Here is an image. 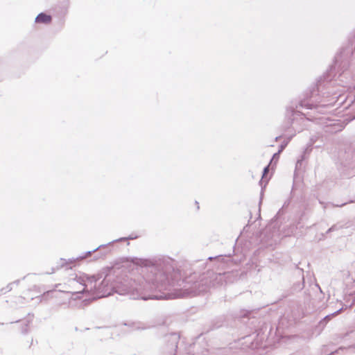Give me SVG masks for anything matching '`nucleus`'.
Masks as SVG:
<instances>
[{"mask_svg": "<svg viewBox=\"0 0 355 355\" xmlns=\"http://www.w3.org/2000/svg\"><path fill=\"white\" fill-rule=\"evenodd\" d=\"M131 264L136 267L137 270L141 274L139 277H133L134 274L127 279H124L119 283H111V275L105 276L101 285L96 286V279L94 277H87L85 275L79 276L69 281V286L74 291H71L72 295L79 297L83 292H92L96 291L97 294L105 296L110 293L108 290H114L120 295L130 293L133 299H159L157 296L150 295L146 297L141 294L135 295L134 291L141 290L161 289L168 281V275L163 269L157 266L152 264L147 259L134 258Z\"/></svg>", "mask_w": 355, "mask_h": 355, "instance_id": "obj_1", "label": "nucleus"}, {"mask_svg": "<svg viewBox=\"0 0 355 355\" xmlns=\"http://www.w3.org/2000/svg\"><path fill=\"white\" fill-rule=\"evenodd\" d=\"M51 20V17L49 15H47L44 13H40L37 15L35 19V21L37 23H49Z\"/></svg>", "mask_w": 355, "mask_h": 355, "instance_id": "obj_2", "label": "nucleus"}, {"mask_svg": "<svg viewBox=\"0 0 355 355\" xmlns=\"http://www.w3.org/2000/svg\"><path fill=\"white\" fill-rule=\"evenodd\" d=\"M101 246H99L98 248L94 250L93 252L96 251ZM92 251H88V252H86L84 254V255H83V256H80L78 257H76V259H70V263L75 262L76 261L83 260V259L87 258V257H89L92 254Z\"/></svg>", "mask_w": 355, "mask_h": 355, "instance_id": "obj_3", "label": "nucleus"}, {"mask_svg": "<svg viewBox=\"0 0 355 355\" xmlns=\"http://www.w3.org/2000/svg\"><path fill=\"white\" fill-rule=\"evenodd\" d=\"M300 106L301 107H306L307 108H309V109H311L312 108V104H310L309 103H306L305 101H302L300 103Z\"/></svg>", "mask_w": 355, "mask_h": 355, "instance_id": "obj_4", "label": "nucleus"}, {"mask_svg": "<svg viewBox=\"0 0 355 355\" xmlns=\"http://www.w3.org/2000/svg\"><path fill=\"white\" fill-rule=\"evenodd\" d=\"M279 158V153H275L273 157H272V159H271L270 161V164H272V161L275 159H278Z\"/></svg>", "mask_w": 355, "mask_h": 355, "instance_id": "obj_5", "label": "nucleus"}, {"mask_svg": "<svg viewBox=\"0 0 355 355\" xmlns=\"http://www.w3.org/2000/svg\"><path fill=\"white\" fill-rule=\"evenodd\" d=\"M268 166H266L263 169V177L268 173Z\"/></svg>", "mask_w": 355, "mask_h": 355, "instance_id": "obj_6", "label": "nucleus"}, {"mask_svg": "<svg viewBox=\"0 0 355 355\" xmlns=\"http://www.w3.org/2000/svg\"><path fill=\"white\" fill-rule=\"evenodd\" d=\"M353 100H354L353 96L347 97V101H349V103H352Z\"/></svg>", "mask_w": 355, "mask_h": 355, "instance_id": "obj_7", "label": "nucleus"}, {"mask_svg": "<svg viewBox=\"0 0 355 355\" xmlns=\"http://www.w3.org/2000/svg\"><path fill=\"white\" fill-rule=\"evenodd\" d=\"M336 101H332V102H331V103H328V104H325V103H324V104H322V105H323V106H324V105H333Z\"/></svg>", "mask_w": 355, "mask_h": 355, "instance_id": "obj_8", "label": "nucleus"}, {"mask_svg": "<svg viewBox=\"0 0 355 355\" xmlns=\"http://www.w3.org/2000/svg\"><path fill=\"white\" fill-rule=\"evenodd\" d=\"M132 327H133L134 329H139V327H137H137H135V324H134V323H132Z\"/></svg>", "mask_w": 355, "mask_h": 355, "instance_id": "obj_9", "label": "nucleus"}, {"mask_svg": "<svg viewBox=\"0 0 355 355\" xmlns=\"http://www.w3.org/2000/svg\"><path fill=\"white\" fill-rule=\"evenodd\" d=\"M195 205H196V209H198L199 206H198V202L197 201H196Z\"/></svg>", "mask_w": 355, "mask_h": 355, "instance_id": "obj_10", "label": "nucleus"}, {"mask_svg": "<svg viewBox=\"0 0 355 355\" xmlns=\"http://www.w3.org/2000/svg\"><path fill=\"white\" fill-rule=\"evenodd\" d=\"M334 206H336V207H342L343 205H344V204H341V205H333Z\"/></svg>", "mask_w": 355, "mask_h": 355, "instance_id": "obj_11", "label": "nucleus"}, {"mask_svg": "<svg viewBox=\"0 0 355 355\" xmlns=\"http://www.w3.org/2000/svg\"><path fill=\"white\" fill-rule=\"evenodd\" d=\"M343 309V307H342V308H340V309H338V311L336 313L340 312Z\"/></svg>", "mask_w": 355, "mask_h": 355, "instance_id": "obj_12", "label": "nucleus"}, {"mask_svg": "<svg viewBox=\"0 0 355 355\" xmlns=\"http://www.w3.org/2000/svg\"><path fill=\"white\" fill-rule=\"evenodd\" d=\"M112 270L113 271V272H114V273H115V272H116V270H115V269H114V268H112Z\"/></svg>", "mask_w": 355, "mask_h": 355, "instance_id": "obj_13", "label": "nucleus"}]
</instances>
